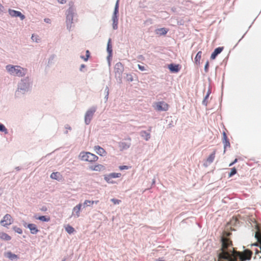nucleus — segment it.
Here are the masks:
<instances>
[{
    "mask_svg": "<svg viewBox=\"0 0 261 261\" xmlns=\"http://www.w3.org/2000/svg\"><path fill=\"white\" fill-rule=\"evenodd\" d=\"M221 248L218 251V261H246L251 259L252 252L249 249L244 250L245 255L236 251L232 242L228 238L221 239Z\"/></svg>",
    "mask_w": 261,
    "mask_h": 261,
    "instance_id": "1",
    "label": "nucleus"
},
{
    "mask_svg": "<svg viewBox=\"0 0 261 261\" xmlns=\"http://www.w3.org/2000/svg\"><path fill=\"white\" fill-rule=\"evenodd\" d=\"M33 84V79L29 76L22 78L17 84V88L15 92L16 98L21 97L22 95L31 91Z\"/></svg>",
    "mask_w": 261,
    "mask_h": 261,
    "instance_id": "2",
    "label": "nucleus"
},
{
    "mask_svg": "<svg viewBox=\"0 0 261 261\" xmlns=\"http://www.w3.org/2000/svg\"><path fill=\"white\" fill-rule=\"evenodd\" d=\"M6 69L10 74L18 77H24L28 71L27 68H23L20 66L11 64L6 65Z\"/></svg>",
    "mask_w": 261,
    "mask_h": 261,
    "instance_id": "3",
    "label": "nucleus"
},
{
    "mask_svg": "<svg viewBox=\"0 0 261 261\" xmlns=\"http://www.w3.org/2000/svg\"><path fill=\"white\" fill-rule=\"evenodd\" d=\"M75 14V10L73 6H70L66 12V27L67 29L70 31L72 24L73 23V17Z\"/></svg>",
    "mask_w": 261,
    "mask_h": 261,
    "instance_id": "4",
    "label": "nucleus"
},
{
    "mask_svg": "<svg viewBox=\"0 0 261 261\" xmlns=\"http://www.w3.org/2000/svg\"><path fill=\"white\" fill-rule=\"evenodd\" d=\"M124 70V65L120 62L117 63L114 66L115 77L120 84L122 83V74Z\"/></svg>",
    "mask_w": 261,
    "mask_h": 261,
    "instance_id": "5",
    "label": "nucleus"
},
{
    "mask_svg": "<svg viewBox=\"0 0 261 261\" xmlns=\"http://www.w3.org/2000/svg\"><path fill=\"white\" fill-rule=\"evenodd\" d=\"M79 158L82 161L89 162H95L98 159V157L95 154L90 152L85 151H82L80 153Z\"/></svg>",
    "mask_w": 261,
    "mask_h": 261,
    "instance_id": "6",
    "label": "nucleus"
},
{
    "mask_svg": "<svg viewBox=\"0 0 261 261\" xmlns=\"http://www.w3.org/2000/svg\"><path fill=\"white\" fill-rule=\"evenodd\" d=\"M119 0H117L116 2L113 13L112 15V27L114 30L118 29V17H119Z\"/></svg>",
    "mask_w": 261,
    "mask_h": 261,
    "instance_id": "7",
    "label": "nucleus"
},
{
    "mask_svg": "<svg viewBox=\"0 0 261 261\" xmlns=\"http://www.w3.org/2000/svg\"><path fill=\"white\" fill-rule=\"evenodd\" d=\"M97 106H94L90 107L86 112L84 117L85 123L89 125L93 117L94 114L96 111Z\"/></svg>",
    "mask_w": 261,
    "mask_h": 261,
    "instance_id": "8",
    "label": "nucleus"
},
{
    "mask_svg": "<svg viewBox=\"0 0 261 261\" xmlns=\"http://www.w3.org/2000/svg\"><path fill=\"white\" fill-rule=\"evenodd\" d=\"M13 223V219L11 215L7 214L0 221V224L5 227Z\"/></svg>",
    "mask_w": 261,
    "mask_h": 261,
    "instance_id": "9",
    "label": "nucleus"
},
{
    "mask_svg": "<svg viewBox=\"0 0 261 261\" xmlns=\"http://www.w3.org/2000/svg\"><path fill=\"white\" fill-rule=\"evenodd\" d=\"M23 225L24 227L29 228L30 232L32 234H36L39 231L36 224L33 223H27L26 222H23Z\"/></svg>",
    "mask_w": 261,
    "mask_h": 261,
    "instance_id": "10",
    "label": "nucleus"
},
{
    "mask_svg": "<svg viewBox=\"0 0 261 261\" xmlns=\"http://www.w3.org/2000/svg\"><path fill=\"white\" fill-rule=\"evenodd\" d=\"M9 15L12 17H19L21 20H23L25 18V15L21 12L9 9L8 10Z\"/></svg>",
    "mask_w": 261,
    "mask_h": 261,
    "instance_id": "11",
    "label": "nucleus"
},
{
    "mask_svg": "<svg viewBox=\"0 0 261 261\" xmlns=\"http://www.w3.org/2000/svg\"><path fill=\"white\" fill-rule=\"evenodd\" d=\"M181 66L180 64L171 63L168 65V68L171 73H178L181 69Z\"/></svg>",
    "mask_w": 261,
    "mask_h": 261,
    "instance_id": "12",
    "label": "nucleus"
},
{
    "mask_svg": "<svg viewBox=\"0 0 261 261\" xmlns=\"http://www.w3.org/2000/svg\"><path fill=\"white\" fill-rule=\"evenodd\" d=\"M222 141L224 145V153L226 151V149L227 147H230V143L229 142V139H228L227 134L225 131H223L222 133Z\"/></svg>",
    "mask_w": 261,
    "mask_h": 261,
    "instance_id": "13",
    "label": "nucleus"
},
{
    "mask_svg": "<svg viewBox=\"0 0 261 261\" xmlns=\"http://www.w3.org/2000/svg\"><path fill=\"white\" fill-rule=\"evenodd\" d=\"M169 107L168 104L164 101H159L156 104V109L159 111H166Z\"/></svg>",
    "mask_w": 261,
    "mask_h": 261,
    "instance_id": "14",
    "label": "nucleus"
},
{
    "mask_svg": "<svg viewBox=\"0 0 261 261\" xmlns=\"http://www.w3.org/2000/svg\"><path fill=\"white\" fill-rule=\"evenodd\" d=\"M224 49L223 46L216 48L211 55V59L214 60Z\"/></svg>",
    "mask_w": 261,
    "mask_h": 261,
    "instance_id": "15",
    "label": "nucleus"
},
{
    "mask_svg": "<svg viewBox=\"0 0 261 261\" xmlns=\"http://www.w3.org/2000/svg\"><path fill=\"white\" fill-rule=\"evenodd\" d=\"M216 151H214L207 158L206 161L203 163L204 167H207L211 164H212L215 158Z\"/></svg>",
    "mask_w": 261,
    "mask_h": 261,
    "instance_id": "16",
    "label": "nucleus"
},
{
    "mask_svg": "<svg viewBox=\"0 0 261 261\" xmlns=\"http://www.w3.org/2000/svg\"><path fill=\"white\" fill-rule=\"evenodd\" d=\"M151 127H150L148 132L146 130H141L140 132V135L142 138H143L145 141H148L150 138Z\"/></svg>",
    "mask_w": 261,
    "mask_h": 261,
    "instance_id": "17",
    "label": "nucleus"
},
{
    "mask_svg": "<svg viewBox=\"0 0 261 261\" xmlns=\"http://www.w3.org/2000/svg\"><path fill=\"white\" fill-rule=\"evenodd\" d=\"M94 150L97 154L102 156H106L107 153L106 151L99 145L95 146Z\"/></svg>",
    "mask_w": 261,
    "mask_h": 261,
    "instance_id": "18",
    "label": "nucleus"
},
{
    "mask_svg": "<svg viewBox=\"0 0 261 261\" xmlns=\"http://www.w3.org/2000/svg\"><path fill=\"white\" fill-rule=\"evenodd\" d=\"M82 206V204L81 203H79L74 206L72 210V215L75 216V217L76 218L79 217Z\"/></svg>",
    "mask_w": 261,
    "mask_h": 261,
    "instance_id": "19",
    "label": "nucleus"
},
{
    "mask_svg": "<svg viewBox=\"0 0 261 261\" xmlns=\"http://www.w3.org/2000/svg\"><path fill=\"white\" fill-rule=\"evenodd\" d=\"M5 256L12 261L17 260L19 258V256L17 255L12 253L11 251H8L7 253H6L5 254Z\"/></svg>",
    "mask_w": 261,
    "mask_h": 261,
    "instance_id": "20",
    "label": "nucleus"
},
{
    "mask_svg": "<svg viewBox=\"0 0 261 261\" xmlns=\"http://www.w3.org/2000/svg\"><path fill=\"white\" fill-rule=\"evenodd\" d=\"M34 218L43 222H48L50 221V218L48 216H38L35 214L34 216Z\"/></svg>",
    "mask_w": 261,
    "mask_h": 261,
    "instance_id": "21",
    "label": "nucleus"
},
{
    "mask_svg": "<svg viewBox=\"0 0 261 261\" xmlns=\"http://www.w3.org/2000/svg\"><path fill=\"white\" fill-rule=\"evenodd\" d=\"M131 143L130 142H120L119 143V147L120 150H126L130 147Z\"/></svg>",
    "mask_w": 261,
    "mask_h": 261,
    "instance_id": "22",
    "label": "nucleus"
},
{
    "mask_svg": "<svg viewBox=\"0 0 261 261\" xmlns=\"http://www.w3.org/2000/svg\"><path fill=\"white\" fill-rule=\"evenodd\" d=\"M50 178L53 179H56L57 180L60 181L62 178V175L59 172H53L50 176Z\"/></svg>",
    "mask_w": 261,
    "mask_h": 261,
    "instance_id": "23",
    "label": "nucleus"
},
{
    "mask_svg": "<svg viewBox=\"0 0 261 261\" xmlns=\"http://www.w3.org/2000/svg\"><path fill=\"white\" fill-rule=\"evenodd\" d=\"M168 29L165 28H162L157 29L156 30V33L160 36L165 35L168 32Z\"/></svg>",
    "mask_w": 261,
    "mask_h": 261,
    "instance_id": "24",
    "label": "nucleus"
},
{
    "mask_svg": "<svg viewBox=\"0 0 261 261\" xmlns=\"http://www.w3.org/2000/svg\"><path fill=\"white\" fill-rule=\"evenodd\" d=\"M0 239L5 241H9L11 240V237L7 233L2 232L0 233Z\"/></svg>",
    "mask_w": 261,
    "mask_h": 261,
    "instance_id": "25",
    "label": "nucleus"
},
{
    "mask_svg": "<svg viewBox=\"0 0 261 261\" xmlns=\"http://www.w3.org/2000/svg\"><path fill=\"white\" fill-rule=\"evenodd\" d=\"M202 54V53L201 51H199L197 53V54L195 56V58L194 59L195 63L197 65H200V59L201 58Z\"/></svg>",
    "mask_w": 261,
    "mask_h": 261,
    "instance_id": "26",
    "label": "nucleus"
},
{
    "mask_svg": "<svg viewBox=\"0 0 261 261\" xmlns=\"http://www.w3.org/2000/svg\"><path fill=\"white\" fill-rule=\"evenodd\" d=\"M112 40L111 38H109L107 43V53H113V49H112Z\"/></svg>",
    "mask_w": 261,
    "mask_h": 261,
    "instance_id": "27",
    "label": "nucleus"
},
{
    "mask_svg": "<svg viewBox=\"0 0 261 261\" xmlns=\"http://www.w3.org/2000/svg\"><path fill=\"white\" fill-rule=\"evenodd\" d=\"M99 202L98 200H85L83 205L84 207L85 206H91L90 204H88V203H91V204H93L94 203L97 204Z\"/></svg>",
    "mask_w": 261,
    "mask_h": 261,
    "instance_id": "28",
    "label": "nucleus"
},
{
    "mask_svg": "<svg viewBox=\"0 0 261 261\" xmlns=\"http://www.w3.org/2000/svg\"><path fill=\"white\" fill-rule=\"evenodd\" d=\"M94 169L96 170V171H104L106 170V167L101 164H98L94 166Z\"/></svg>",
    "mask_w": 261,
    "mask_h": 261,
    "instance_id": "29",
    "label": "nucleus"
},
{
    "mask_svg": "<svg viewBox=\"0 0 261 261\" xmlns=\"http://www.w3.org/2000/svg\"><path fill=\"white\" fill-rule=\"evenodd\" d=\"M0 132L4 133L5 134H8V130L4 124L0 122Z\"/></svg>",
    "mask_w": 261,
    "mask_h": 261,
    "instance_id": "30",
    "label": "nucleus"
},
{
    "mask_svg": "<svg viewBox=\"0 0 261 261\" xmlns=\"http://www.w3.org/2000/svg\"><path fill=\"white\" fill-rule=\"evenodd\" d=\"M112 177H111L109 174H106L104 175V179L108 183L113 184L115 183V181L112 180L111 179Z\"/></svg>",
    "mask_w": 261,
    "mask_h": 261,
    "instance_id": "31",
    "label": "nucleus"
},
{
    "mask_svg": "<svg viewBox=\"0 0 261 261\" xmlns=\"http://www.w3.org/2000/svg\"><path fill=\"white\" fill-rule=\"evenodd\" d=\"M90 57V52L89 50L86 51V56H81V58L85 61H87Z\"/></svg>",
    "mask_w": 261,
    "mask_h": 261,
    "instance_id": "32",
    "label": "nucleus"
},
{
    "mask_svg": "<svg viewBox=\"0 0 261 261\" xmlns=\"http://www.w3.org/2000/svg\"><path fill=\"white\" fill-rule=\"evenodd\" d=\"M208 80L210 82H211V80L210 78H208ZM211 93H212V86H211V83H210L209 85H208V88L206 94L205 95V96H207L208 98L210 95V94H211Z\"/></svg>",
    "mask_w": 261,
    "mask_h": 261,
    "instance_id": "33",
    "label": "nucleus"
},
{
    "mask_svg": "<svg viewBox=\"0 0 261 261\" xmlns=\"http://www.w3.org/2000/svg\"><path fill=\"white\" fill-rule=\"evenodd\" d=\"M65 230L69 234H71L74 232V228L72 226L68 225L65 228Z\"/></svg>",
    "mask_w": 261,
    "mask_h": 261,
    "instance_id": "34",
    "label": "nucleus"
},
{
    "mask_svg": "<svg viewBox=\"0 0 261 261\" xmlns=\"http://www.w3.org/2000/svg\"><path fill=\"white\" fill-rule=\"evenodd\" d=\"M237 173V170L235 167L230 169V172L228 174L229 177L234 175Z\"/></svg>",
    "mask_w": 261,
    "mask_h": 261,
    "instance_id": "35",
    "label": "nucleus"
},
{
    "mask_svg": "<svg viewBox=\"0 0 261 261\" xmlns=\"http://www.w3.org/2000/svg\"><path fill=\"white\" fill-rule=\"evenodd\" d=\"M109 176L112 178H118L121 176V174L120 173H111L109 174Z\"/></svg>",
    "mask_w": 261,
    "mask_h": 261,
    "instance_id": "36",
    "label": "nucleus"
},
{
    "mask_svg": "<svg viewBox=\"0 0 261 261\" xmlns=\"http://www.w3.org/2000/svg\"><path fill=\"white\" fill-rule=\"evenodd\" d=\"M12 229L16 232H17L18 234H22V229L18 227L17 226H13L12 227Z\"/></svg>",
    "mask_w": 261,
    "mask_h": 261,
    "instance_id": "37",
    "label": "nucleus"
},
{
    "mask_svg": "<svg viewBox=\"0 0 261 261\" xmlns=\"http://www.w3.org/2000/svg\"><path fill=\"white\" fill-rule=\"evenodd\" d=\"M125 79L127 81L129 82H133L134 80L133 75L129 73L126 74Z\"/></svg>",
    "mask_w": 261,
    "mask_h": 261,
    "instance_id": "38",
    "label": "nucleus"
},
{
    "mask_svg": "<svg viewBox=\"0 0 261 261\" xmlns=\"http://www.w3.org/2000/svg\"><path fill=\"white\" fill-rule=\"evenodd\" d=\"M55 57H56V55H54V54H53L51 55L49 59H48V65H51L53 63V61L54 60V59L55 58Z\"/></svg>",
    "mask_w": 261,
    "mask_h": 261,
    "instance_id": "39",
    "label": "nucleus"
},
{
    "mask_svg": "<svg viewBox=\"0 0 261 261\" xmlns=\"http://www.w3.org/2000/svg\"><path fill=\"white\" fill-rule=\"evenodd\" d=\"M111 201L114 204H119L121 201L120 200L116 199V198H112L111 199Z\"/></svg>",
    "mask_w": 261,
    "mask_h": 261,
    "instance_id": "40",
    "label": "nucleus"
},
{
    "mask_svg": "<svg viewBox=\"0 0 261 261\" xmlns=\"http://www.w3.org/2000/svg\"><path fill=\"white\" fill-rule=\"evenodd\" d=\"M208 98L207 96H204V98L202 101V104L205 107H206L208 104V101H207Z\"/></svg>",
    "mask_w": 261,
    "mask_h": 261,
    "instance_id": "41",
    "label": "nucleus"
},
{
    "mask_svg": "<svg viewBox=\"0 0 261 261\" xmlns=\"http://www.w3.org/2000/svg\"><path fill=\"white\" fill-rule=\"evenodd\" d=\"M209 66H210L209 61H207V62H206V63L204 65V71L206 73H207L208 71Z\"/></svg>",
    "mask_w": 261,
    "mask_h": 261,
    "instance_id": "42",
    "label": "nucleus"
},
{
    "mask_svg": "<svg viewBox=\"0 0 261 261\" xmlns=\"http://www.w3.org/2000/svg\"><path fill=\"white\" fill-rule=\"evenodd\" d=\"M119 169L121 170H127L130 168V166H126V165H122L119 166Z\"/></svg>",
    "mask_w": 261,
    "mask_h": 261,
    "instance_id": "43",
    "label": "nucleus"
},
{
    "mask_svg": "<svg viewBox=\"0 0 261 261\" xmlns=\"http://www.w3.org/2000/svg\"><path fill=\"white\" fill-rule=\"evenodd\" d=\"M108 55L107 56V60L109 63V64H110V60L112 59V56H113V53H108Z\"/></svg>",
    "mask_w": 261,
    "mask_h": 261,
    "instance_id": "44",
    "label": "nucleus"
},
{
    "mask_svg": "<svg viewBox=\"0 0 261 261\" xmlns=\"http://www.w3.org/2000/svg\"><path fill=\"white\" fill-rule=\"evenodd\" d=\"M138 67L139 69L142 71H145L146 70L145 67L144 66L138 64Z\"/></svg>",
    "mask_w": 261,
    "mask_h": 261,
    "instance_id": "45",
    "label": "nucleus"
},
{
    "mask_svg": "<svg viewBox=\"0 0 261 261\" xmlns=\"http://www.w3.org/2000/svg\"><path fill=\"white\" fill-rule=\"evenodd\" d=\"M85 68H86V65L85 64H81V66H80V71L81 72H85L86 71L84 70L83 69Z\"/></svg>",
    "mask_w": 261,
    "mask_h": 261,
    "instance_id": "46",
    "label": "nucleus"
},
{
    "mask_svg": "<svg viewBox=\"0 0 261 261\" xmlns=\"http://www.w3.org/2000/svg\"><path fill=\"white\" fill-rule=\"evenodd\" d=\"M47 210H48L47 207L45 205H43L40 208V210L42 212H46L47 211Z\"/></svg>",
    "mask_w": 261,
    "mask_h": 261,
    "instance_id": "47",
    "label": "nucleus"
},
{
    "mask_svg": "<svg viewBox=\"0 0 261 261\" xmlns=\"http://www.w3.org/2000/svg\"><path fill=\"white\" fill-rule=\"evenodd\" d=\"M4 11V7L0 4V14H1Z\"/></svg>",
    "mask_w": 261,
    "mask_h": 261,
    "instance_id": "48",
    "label": "nucleus"
},
{
    "mask_svg": "<svg viewBox=\"0 0 261 261\" xmlns=\"http://www.w3.org/2000/svg\"><path fill=\"white\" fill-rule=\"evenodd\" d=\"M238 162V159H236L232 162H231L229 165V167H231L232 165H233L234 164H236Z\"/></svg>",
    "mask_w": 261,
    "mask_h": 261,
    "instance_id": "49",
    "label": "nucleus"
},
{
    "mask_svg": "<svg viewBox=\"0 0 261 261\" xmlns=\"http://www.w3.org/2000/svg\"><path fill=\"white\" fill-rule=\"evenodd\" d=\"M108 93H109V88L108 86H107L105 89V93L106 94Z\"/></svg>",
    "mask_w": 261,
    "mask_h": 261,
    "instance_id": "50",
    "label": "nucleus"
},
{
    "mask_svg": "<svg viewBox=\"0 0 261 261\" xmlns=\"http://www.w3.org/2000/svg\"><path fill=\"white\" fill-rule=\"evenodd\" d=\"M44 21L47 23H50L51 22L50 19L49 18H44Z\"/></svg>",
    "mask_w": 261,
    "mask_h": 261,
    "instance_id": "51",
    "label": "nucleus"
},
{
    "mask_svg": "<svg viewBox=\"0 0 261 261\" xmlns=\"http://www.w3.org/2000/svg\"><path fill=\"white\" fill-rule=\"evenodd\" d=\"M65 128L67 130H71V127L70 126V125L69 124H66L65 125Z\"/></svg>",
    "mask_w": 261,
    "mask_h": 261,
    "instance_id": "52",
    "label": "nucleus"
},
{
    "mask_svg": "<svg viewBox=\"0 0 261 261\" xmlns=\"http://www.w3.org/2000/svg\"><path fill=\"white\" fill-rule=\"evenodd\" d=\"M108 97H109V93H108L106 94H105V96L104 97V99H105L106 102L107 101V100L108 99Z\"/></svg>",
    "mask_w": 261,
    "mask_h": 261,
    "instance_id": "53",
    "label": "nucleus"
},
{
    "mask_svg": "<svg viewBox=\"0 0 261 261\" xmlns=\"http://www.w3.org/2000/svg\"><path fill=\"white\" fill-rule=\"evenodd\" d=\"M57 1H58L59 3H60V4H65L66 2V0H57Z\"/></svg>",
    "mask_w": 261,
    "mask_h": 261,
    "instance_id": "54",
    "label": "nucleus"
},
{
    "mask_svg": "<svg viewBox=\"0 0 261 261\" xmlns=\"http://www.w3.org/2000/svg\"><path fill=\"white\" fill-rule=\"evenodd\" d=\"M138 58L139 59H140V60H144V57H143V55H139L138 57Z\"/></svg>",
    "mask_w": 261,
    "mask_h": 261,
    "instance_id": "55",
    "label": "nucleus"
},
{
    "mask_svg": "<svg viewBox=\"0 0 261 261\" xmlns=\"http://www.w3.org/2000/svg\"><path fill=\"white\" fill-rule=\"evenodd\" d=\"M15 169L18 171L21 169V168L20 167L18 166L15 168Z\"/></svg>",
    "mask_w": 261,
    "mask_h": 261,
    "instance_id": "56",
    "label": "nucleus"
},
{
    "mask_svg": "<svg viewBox=\"0 0 261 261\" xmlns=\"http://www.w3.org/2000/svg\"><path fill=\"white\" fill-rule=\"evenodd\" d=\"M90 169L93 170V171H96V170L95 169H94V166H91L90 167Z\"/></svg>",
    "mask_w": 261,
    "mask_h": 261,
    "instance_id": "57",
    "label": "nucleus"
},
{
    "mask_svg": "<svg viewBox=\"0 0 261 261\" xmlns=\"http://www.w3.org/2000/svg\"><path fill=\"white\" fill-rule=\"evenodd\" d=\"M176 8H175V7H173V8H171V10H172L173 12H174L176 11Z\"/></svg>",
    "mask_w": 261,
    "mask_h": 261,
    "instance_id": "58",
    "label": "nucleus"
},
{
    "mask_svg": "<svg viewBox=\"0 0 261 261\" xmlns=\"http://www.w3.org/2000/svg\"><path fill=\"white\" fill-rule=\"evenodd\" d=\"M64 134H68V130H66V131L64 132Z\"/></svg>",
    "mask_w": 261,
    "mask_h": 261,
    "instance_id": "59",
    "label": "nucleus"
},
{
    "mask_svg": "<svg viewBox=\"0 0 261 261\" xmlns=\"http://www.w3.org/2000/svg\"><path fill=\"white\" fill-rule=\"evenodd\" d=\"M245 35V34L243 36V37H242V38H241V39H240L239 40V42H239L240 41H241V39L244 37V35Z\"/></svg>",
    "mask_w": 261,
    "mask_h": 261,
    "instance_id": "60",
    "label": "nucleus"
},
{
    "mask_svg": "<svg viewBox=\"0 0 261 261\" xmlns=\"http://www.w3.org/2000/svg\"><path fill=\"white\" fill-rule=\"evenodd\" d=\"M155 184V179H153L152 180V184Z\"/></svg>",
    "mask_w": 261,
    "mask_h": 261,
    "instance_id": "61",
    "label": "nucleus"
},
{
    "mask_svg": "<svg viewBox=\"0 0 261 261\" xmlns=\"http://www.w3.org/2000/svg\"><path fill=\"white\" fill-rule=\"evenodd\" d=\"M156 261H165V260H163V259H160L159 260H156Z\"/></svg>",
    "mask_w": 261,
    "mask_h": 261,
    "instance_id": "62",
    "label": "nucleus"
},
{
    "mask_svg": "<svg viewBox=\"0 0 261 261\" xmlns=\"http://www.w3.org/2000/svg\"><path fill=\"white\" fill-rule=\"evenodd\" d=\"M34 35H32V39L33 40H34Z\"/></svg>",
    "mask_w": 261,
    "mask_h": 261,
    "instance_id": "63",
    "label": "nucleus"
},
{
    "mask_svg": "<svg viewBox=\"0 0 261 261\" xmlns=\"http://www.w3.org/2000/svg\"><path fill=\"white\" fill-rule=\"evenodd\" d=\"M62 261H66V259L64 258V259H63Z\"/></svg>",
    "mask_w": 261,
    "mask_h": 261,
    "instance_id": "64",
    "label": "nucleus"
}]
</instances>
